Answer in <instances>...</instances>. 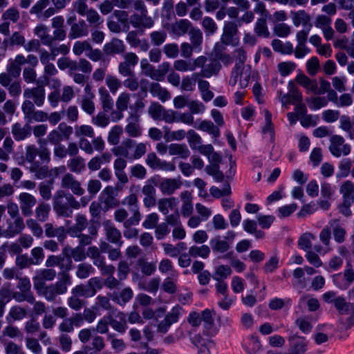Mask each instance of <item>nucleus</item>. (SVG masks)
Here are the masks:
<instances>
[{
	"mask_svg": "<svg viewBox=\"0 0 354 354\" xmlns=\"http://www.w3.org/2000/svg\"><path fill=\"white\" fill-rule=\"evenodd\" d=\"M308 101L311 102V104L309 105V107L313 110L319 109L326 106L328 104V100L324 97H314L308 100Z\"/></svg>",
	"mask_w": 354,
	"mask_h": 354,
	"instance_id": "nucleus-60",
	"label": "nucleus"
},
{
	"mask_svg": "<svg viewBox=\"0 0 354 354\" xmlns=\"http://www.w3.org/2000/svg\"><path fill=\"white\" fill-rule=\"evenodd\" d=\"M26 315V311L23 308L15 306H12L6 317L8 323H11L12 320H20L23 319Z\"/></svg>",
	"mask_w": 354,
	"mask_h": 354,
	"instance_id": "nucleus-35",
	"label": "nucleus"
},
{
	"mask_svg": "<svg viewBox=\"0 0 354 354\" xmlns=\"http://www.w3.org/2000/svg\"><path fill=\"white\" fill-rule=\"evenodd\" d=\"M170 232L167 223H162L156 227L155 236L158 240L162 239Z\"/></svg>",
	"mask_w": 354,
	"mask_h": 354,
	"instance_id": "nucleus-63",
	"label": "nucleus"
},
{
	"mask_svg": "<svg viewBox=\"0 0 354 354\" xmlns=\"http://www.w3.org/2000/svg\"><path fill=\"white\" fill-rule=\"evenodd\" d=\"M297 209L296 203H292L288 205L281 207L278 209V216L279 218H286L289 216Z\"/></svg>",
	"mask_w": 354,
	"mask_h": 354,
	"instance_id": "nucleus-56",
	"label": "nucleus"
},
{
	"mask_svg": "<svg viewBox=\"0 0 354 354\" xmlns=\"http://www.w3.org/2000/svg\"><path fill=\"white\" fill-rule=\"evenodd\" d=\"M163 52L169 58H176L179 53L178 46L176 44H167L164 46Z\"/></svg>",
	"mask_w": 354,
	"mask_h": 354,
	"instance_id": "nucleus-58",
	"label": "nucleus"
},
{
	"mask_svg": "<svg viewBox=\"0 0 354 354\" xmlns=\"http://www.w3.org/2000/svg\"><path fill=\"white\" fill-rule=\"evenodd\" d=\"M118 317L120 321L116 320L113 318L111 315H109V325L116 331L124 333L126 331L127 328V323L125 320V315L122 313H119Z\"/></svg>",
	"mask_w": 354,
	"mask_h": 354,
	"instance_id": "nucleus-17",
	"label": "nucleus"
},
{
	"mask_svg": "<svg viewBox=\"0 0 354 354\" xmlns=\"http://www.w3.org/2000/svg\"><path fill=\"white\" fill-rule=\"evenodd\" d=\"M274 32L278 37H286L290 33V27L284 23L278 24L275 25Z\"/></svg>",
	"mask_w": 354,
	"mask_h": 354,
	"instance_id": "nucleus-61",
	"label": "nucleus"
},
{
	"mask_svg": "<svg viewBox=\"0 0 354 354\" xmlns=\"http://www.w3.org/2000/svg\"><path fill=\"white\" fill-rule=\"evenodd\" d=\"M334 306L340 314L346 315L351 312L352 303L347 302L343 297H338L334 300Z\"/></svg>",
	"mask_w": 354,
	"mask_h": 354,
	"instance_id": "nucleus-33",
	"label": "nucleus"
},
{
	"mask_svg": "<svg viewBox=\"0 0 354 354\" xmlns=\"http://www.w3.org/2000/svg\"><path fill=\"white\" fill-rule=\"evenodd\" d=\"M210 194L216 198H219L223 196H229L232 194L231 187L228 182H226L222 189H220L217 187L212 186L209 189Z\"/></svg>",
	"mask_w": 354,
	"mask_h": 354,
	"instance_id": "nucleus-41",
	"label": "nucleus"
},
{
	"mask_svg": "<svg viewBox=\"0 0 354 354\" xmlns=\"http://www.w3.org/2000/svg\"><path fill=\"white\" fill-rule=\"evenodd\" d=\"M150 38L152 44L158 46L165 42L167 38V33L164 30L153 31L150 34Z\"/></svg>",
	"mask_w": 354,
	"mask_h": 354,
	"instance_id": "nucleus-53",
	"label": "nucleus"
},
{
	"mask_svg": "<svg viewBox=\"0 0 354 354\" xmlns=\"http://www.w3.org/2000/svg\"><path fill=\"white\" fill-rule=\"evenodd\" d=\"M103 51L106 55L122 54L125 51V46L122 40L113 38L104 46Z\"/></svg>",
	"mask_w": 354,
	"mask_h": 354,
	"instance_id": "nucleus-7",
	"label": "nucleus"
},
{
	"mask_svg": "<svg viewBox=\"0 0 354 354\" xmlns=\"http://www.w3.org/2000/svg\"><path fill=\"white\" fill-rule=\"evenodd\" d=\"M210 253V248L206 245L201 246L193 245L189 249V254L194 258L200 257L207 259Z\"/></svg>",
	"mask_w": 354,
	"mask_h": 354,
	"instance_id": "nucleus-31",
	"label": "nucleus"
},
{
	"mask_svg": "<svg viewBox=\"0 0 354 354\" xmlns=\"http://www.w3.org/2000/svg\"><path fill=\"white\" fill-rule=\"evenodd\" d=\"M60 279L55 284H51L57 295H62L67 292V286L71 285V278L68 272H59Z\"/></svg>",
	"mask_w": 354,
	"mask_h": 354,
	"instance_id": "nucleus-13",
	"label": "nucleus"
},
{
	"mask_svg": "<svg viewBox=\"0 0 354 354\" xmlns=\"http://www.w3.org/2000/svg\"><path fill=\"white\" fill-rule=\"evenodd\" d=\"M122 127L120 126H115L109 132L108 141L112 145H117L119 142L120 135L122 133Z\"/></svg>",
	"mask_w": 354,
	"mask_h": 354,
	"instance_id": "nucleus-62",
	"label": "nucleus"
},
{
	"mask_svg": "<svg viewBox=\"0 0 354 354\" xmlns=\"http://www.w3.org/2000/svg\"><path fill=\"white\" fill-rule=\"evenodd\" d=\"M88 33V26L84 20L78 23L72 24L71 31L68 34V38L73 39L75 38L86 36Z\"/></svg>",
	"mask_w": 354,
	"mask_h": 354,
	"instance_id": "nucleus-12",
	"label": "nucleus"
},
{
	"mask_svg": "<svg viewBox=\"0 0 354 354\" xmlns=\"http://www.w3.org/2000/svg\"><path fill=\"white\" fill-rule=\"evenodd\" d=\"M24 96L26 98L34 99V103L40 106L44 104L45 100V91L44 86H39L33 88H27L24 91Z\"/></svg>",
	"mask_w": 354,
	"mask_h": 354,
	"instance_id": "nucleus-8",
	"label": "nucleus"
},
{
	"mask_svg": "<svg viewBox=\"0 0 354 354\" xmlns=\"http://www.w3.org/2000/svg\"><path fill=\"white\" fill-rule=\"evenodd\" d=\"M215 314L214 310H210L208 308L204 310L201 313V321H203V326L205 329L209 330L213 326L214 322L212 314Z\"/></svg>",
	"mask_w": 354,
	"mask_h": 354,
	"instance_id": "nucleus-50",
	"label": "nucleus"
},
{
	"mask_svg": "<svg viewBox=\"0 0 354 354\" xmlns=\"http://www.w3.org/2000/svg\"><path fill=\"white\" fill-rule=\"evenodd\" d=\"M168 149L171 156L177 155L184 159L190 155V151L185 144L172 143L168 147Z\"/></svg>",
	"mask_w": 354,
	"mask_h": 354,
	"instance_id": "nucleus-18",
	"label": "nucleus"
},
{
	"mask_svg": "<svg viewBox=\"0 0 354 354\" xmlns=\"http://www.w3.org/2000/svg\"><path fill=\"white\" fill-rule=\"evenodd\" d=\"M194 127L196 128V126H194ZM197 129L212 135L215 140L220 136L219 129L210 120L202 121Z\"/></svg>",
	"mask_w": 354,
	"mask_h": 354,
	"instance_id": "nucleus-27",
	"label": "nucleus"
},
{
	"mask_svg": "<svg viewBox=\"0 0 354 354\" xmlns=\"http://www.w3.org/2000/svg\"><path fill=\"white\" fill-rule=\"evenodd\" d=\"M31 132L32 128L28 123L21 127V124L17 122L12 127V133L17 141L25 140L31 136Z\"/></svg>",
	"mask_w": 354,
	"mask_h": 354,
	"instance_id": "nucleus-9",
	"label": "nucleus"
},
{
	"mask_svg": "<svg viewBox=\"0 0 354 354\" xmlns=\"http://www.w3.org/2000/svg\"><path fill=\"white\" fill-rule=\"evenodd\" d=\"M343 201L354 202V183L351 180L345 181L340 187Z\"/></svg>",
	"mask_w": 354,
	"mask_h": 354,
	"instance_id": "nucleus-19",
	"label": "nucleus"
},
{
	"mask_svg": "<svg viewBox=\"0 0 354 354\" xmlns=\"http://www.w3.org/2000/svg\"><path fill=\"white\" fill-rule=\"evenodd\" d=\"M192 27L191 22L187 19H180L172 26V32L178 35H184Z\"/></svg>",
	"mask_w": 354,
	"mask_h": 354,
	"instance_id": "nucleus-28",
	"label": "nucleus"
},
{
	"mask_svg": "<svg viewBox=\"0 0 354 354\" xmlns=\"http://www.w3.org/2000/svg\"><path fill=\"white\" fill-rule=\"evenodd\" d=\"M180 187L176 179L166 178L161 181L159 188L163 194L171 195Z\"/></svg>",
	"mask_w": 354,
	"mask_h": 354,
	"instance_id": "nucleus-23",
	"label": "nucleus"
},
{
	"mask_svg": "<svg viewBox=\"0 0 354 354\" xmlns=\"http://www.w3.org/2000/svg\"><path fill=\"white\" fill-rule=\"evenodd\" d=\"M133 296V292L130 288H124L120 292H113L111 295V299L120 305H124L129 301Z\"/></svg>",
	"mask_w": 354,
	"mask_h": 354,
	"instance_id": "nucleus-14",
	"label": "nucleus"
},
{
	"mask_svg": "<svg viewBox=\"0 0 354 354\" xmlns=\"http://www.w3.org/2000/svg\"><path fill=\"white\" fill-rule=\"evenodd\" d=\"M105 230L107 239L118 246H121L122 241H121V233L112 225L105 224Z\"/></svg>",
	"mask_w": 354,
	"mask_h": 354,
	"instance_id": "nucleus-20",
	"label": "nucleus"
},
{
	"mask_svg": "<svg viewBox=\"0 0 354 354\" xmlns=\"http://www.w3.org/2000/svg\"><path fill=\"white\" fill-rule=\"evenodd\" d=\"M53 209L55 213L62 217H71L73 209H78L80 203L69 192L64 190L57 191L53 198Z\"/></svg>",
	"mask_w": 354,
	"mask_h": 354,
	"instance_id": "nucleus-1",
	"label": "nucleus"
},
{
	"mask_svg": "<svg viewBox=\"0 0 354 354\" xmlns=\"http://www.w3.org/2000/svg\"><path fill=\"white\" fill-rule=\"evenodd\" d=\"M149 91L153 96L158 97L162 102H165L171 97L169 92L162 88L158 83H151Z\"/></svg>",
	"mask_w": 354,
	"mask_h": 354,
	"instance_id": "nucleus-24",
	"label": "nucleus"
},
{
	"mask_svg": "<svg viewBox=\"0 0 354 354\" xmlns=\"http://www.w3.org/2000/svg\"><path fill=\"white\" fill-rule=\"evenodd\" d=\"M39 143L40 147L39 148L38 156L42 163L48 164L50 161V151L46 147V140H39Z\"/></svg>",
	"mask_w": 354,
	"mask_h": 354,
	"instance_id": "nucleus-37",
	"label": "nucleus"
},
{
	"mask_svg": "<svg viewBox=\"0 0 354 354\" xmlns=\"http://www.w3.org/2000/svg\"><path fill=\"white\" fill-rule=\"evenodd\" d=\"M75 224L68 229V233L71 236H77L80 234L88 225V221L83 214H78L75 218Z\"/></svg>",
	"mask_w": 354,
	"mask_h": 354,
	"instance_id": "nucleus-15",
	"label": "nucleus"
},
{
	"mask_svg": "<svg viewBox=\"0 0 354 354\" xmlns=\"http://www.w3.org/2000/svg\"><path fill=\"white\" fill-rule=\"evenodd\" d=\"M31 262L33 265H39L44 259V254L43 249L40 247H37L31 250Z\"/></svg>",
	"mask_w": 354,
	"mask_h": 354,
	"instance_id": "nucleus-55",
	"label": "nucleus"
},
{
	"mask_svg": "<svg viewBox=\"0 0 354 354\" xmlns=\"http://www.w3.org/2000/svg\"><path fill=\"white\" fill-rule=\"evenodd\" d=\"M129 23L134 28H150L153 25V21L151 17H148L147 15H143L140 13L133 14L131 16Z\"/></svg>",
	"mask_w": 354,
	"mask_h": 354,
	"instance_id": "nucleus-11",
	"label": "nucleus"
},
{
	"mask_svg": "<svg viewBox=\"0 0 354 354\" xmlns=\"http://www.w3.org/2000/svg\"><path fill=\"white\" fill-rule=\"evenodd\" d=\"M178 201L176 198H161L158 201V209L163 214L167 215L169 210L168 208L171 209H174L178 205Z\"/></svg>",
	"mask_w": 354,
	"mask_h": 354,
	"instance_id": "nucleus-29",
	"label": "nucleus"
},
{
	"mask_svg": "<svg viewBox=\"0 0 354 354\" xmlns=\"http://www.w3.org/2000/svg\"><path fill=\"white\" fill-rule=\"evenodd\" d=\"M209 244L212 251L215 253H224L230 249V243L225 240H221L220 236L212 238Z\"/></svg>",
	"mask_w": 354,
	"mask_h": 354,
	"instance_id": "nucleus-16",
	"label": "nucleus"
},
{
	"mask_svg": "<svg viewBox=\"0 0 354 354\" xmlns=\"http://www.w3.org/2000/svg\"><path fill=\"white\" fill-rule=\"evenodd\" d=\"M293 24L295 26H299L301 24L306 26L310 21V16L305 10H299L298 12H291Z\"/></svg>",
	"mask_w": 354,
	"mask_h": 354,
	"instance_id": "nucleus-34",
	"label": "nucleus"
},
{
	"mask_svg": "<svg viewBox=\"0 0 354 354\" xmlns=\"http://www.w3.org/2000/svg\"><path fill=\"white\" fill-rule=\"evenodd\" d=\"M277 67L281 75L286 77L295 69L296 64L292 62H280Z\"/></svg>",
	"mask_w": 354,
	"mask_h": 354,
	"instance_id": "nucleus-51",
	"label": "nucleus"
},
{
	"mask_svg": "<svg viewBox=\"0 0 354 354\" xmlns=\"http://www.w3.org/2000/svg\"><path fill=\"white\" fill-rule=\"evenodd\" d=\"M333 227V234L334 239L336 242L341 243L344 241L346 230L337 224V221H335L331 225Z\"/></svg>",
	"mask_w": 354,
	"mask_h": 354,
	"instance_id": "nucleus-49",
	"label": "nucleus"
},
{
	"mask_svg": "<svg viewBox=\"0 0 354 354\" xmlns=\"http://www.w3.org/2000/svg\"><path fill=\"white\" fill-rule=\"evenodd\" d=\"M71 292L78 297H91L94 296V290L90 288L88 283L76 286L72 289Z\"/></svg>",
	"mask_w": 354,
	"mask_h": 354,
	"instance_id": "nucleus-32",
	"label": "nucleus"
},
{
	"mask_svg": "<svg viewBox=\"0 0 354 354\" xmlns=\"http://www.w3.org/2000/svg\"><path fill=\"white\" fill-rule=\"evenodd\" d=\"M221 68V64L215 59L206 65L201 71V77L209 78L213 75H217Z\"/></svg>",
	"mask_w": 354,
	"mask_h": 354,
	"instance_id": "nucleus-21",
	"label": "nucleus"
},
{
	"mask_svg": "<svg viewBox=\"0 0 354 354\" xmlns=\"http://www.w3.org/2000/svg\"><path fill=\"white\" fill-rule=\"evenodd\" d=\"M237 32V27L234 23L227 22L223 28V34L222 35V41L225 45H228L232 41V38Z\"/></svg>",
	"mask_w": 354,
	"mask_h": 354,
	"instance_id": "nucleus-26",
	"label": "nucleus"
},
{
	"mask_svg": "<svg viewBox=\"0 0 354 354\" xmlns=\"http://www.w3.org/2000/svg\"><path fill=\"white\" fill-rule=\"evenodd\" d=\"M20 207L24 216H30L32 213V207L36 204V198L28 193H21L19 196Z\"/></svg>",
	"mask_w": 354,
	"mask_h": 354,
	"instance_id": "nucleus-6",
	"label": "nucleus"
},
{
	"mask_svg": "<svg viewBox=\"0 0 354 354\" xmlns=\"http://www.w3.org/2000/svg\"><path fill=\"white\" fill-rule=\"evenodd\" d=\"M50 210V207L48 204L41 202L38 207L36 208V216L41 221H45L48 217Z\"/></svg>",
	"mask_w": 354,
	"mask_h": 354,
	"instance_id": "nucleus-46",
	"label": "nucleus"
},
{
	"mask_svg": "<svg viewBox=\"0 0 354 354\" xmlns=\"http://www.w3.org/2000/svg\"><path fill=\"white\" fill-rule=\"evenodd\" d=\"M187 140L189 146L192 149H198V147L202 145V139L201 136L192 129L189 130L187 132Z\"/></svg>",
	"mask_w": 354,
	"mask_h": 354,
	"instance_id": "nucleus-47",
	"label": "nucleus"
},
{
	"mask_svg": "<svg viewBox=\"0 0 354 354\" xmlns=\"http://www.w3.org/2000/svg\"><path fill=\"white\" fill-rule=\"evenodd\" d=\"M351 166H352V162L350 159H348V158L343 159L339 165V171L337 173L336 177L337 178H344V177H346L347 176H348L350 171H351Z\"/></svg>",
	"mask_w": 354,
	"mask_h": 354,
	"instance_id": "nucleus-45",
	"label": "nucleus"
},
{
	"mask_svg": "<svg viewBox=\"0 0 354 354\" xmlns=\"http://www.w3.org/2000/svg\"><path fill=\"white\" fill-rule=\"evenodd\" d=\"M12 298L17 302L26 301L31 304H34L35 301L32 292H26L22 291L14 292H12Z\"/></svg>",
	"mask_w": 354,
	"mask_h": 354,
	"instance_id": "nucleus-48",
	"label": "nucleus"
},
{
	"mask_svg": "<svg viewBox=\"0 0 354 354\" xmlns=\"http://www.w3.org/2000/svg\"><path fill=\"white\" fill-rule=\"evenodd\" d=\"M295 81L301 86L315 93L317 90V81L311 80L304 74H299L295 78Z\"/></svg>",
	"mask_w": 354,
	"mask_h": 354,
	"instance_id": "nucleus-25",
	"label": "nucleus"
},
{
	"mask_svg": "<svg viewBox=\"0 0 354 354\" xmlns=\"http://www.w3.org/2000/svg\"><path fill=\"white\" fill-rule=\"evenodd\" d=\"M232 272L231 268L229 266L221 265L216 268V272L212 275V277L216 281H223L226 279Z\"/></svg>",
	"mask_w": 354,
	"mask_h": 354,
	"instance_id": "nucleus-39",
	"label": "nucleus"
},
{
	"mask_svg": "<svg viewBox=\"0 0 354 354\" xmlns=\"http://www.w3.org/2000/svg\"><path fill=\"white\" fill-rule=\"evenodd\" d=\"M308 73L310 75H315L319 68V62L317 57H312L306 63Z\"/></svg>",
	"mask_w": 354,
	"mask_h": 354,
	"instance_id": "nucleus-64",
	"label": "nucleus"
},
{
	"mask_svg": "<svg viewBox=\"0 0 354 354\" xmlns=\"http://www.w3.org/2000/svg\"><path fill=\"white\" fill-rule=\"evenodd\" d=\"M68 167L73 172L80 173L85 169L84 160L80 156H76L68 161Z\"/></svg>",
	"mask_w": 354,
	"mask_h": 354,
	"instance_id": "nucleus-36",
	"label": "nucleus"
},
{
	"mask_svg": "<svg viewBox=\"0 0 354 354\" xmlns=\"http://www.w3.org/2000/svg\"><path fill=\"white\" fill-rule=\"evenodd\" d=\"M254 32L259 37L265 38L269 37L270 32L267 27L266 19L260 18L257 19L254 27Z\"/></svg>",
	"mask_w": 354,
	"mask_h": 354,
	"instance_id": "nucleus-38",
	"label": "nucleus"
},
{
	"mask_svg": "<svg viewBox=\"0 0 354 354\" xmlns=\"http://www.w3.org/2000/svg\"><path fill=\"white\" fill-rule=\"evenodd\" d=\"M142 192L145 195L143 199L144 205L146 207H151L156 205V190L155 187L151 184H146L142 189Z\"/></svg>",
	"mask_w": 354,
	"mask_h": 354,
	"instance_id": "nucleus-10",
	"label": "nucleus"
},
{
	"mask_svg": "<svg viewBox=\"0 0 354 354\" xmlns=\"http://www.w3.org/2000/svg\"><path fill=\"white\" fill-rule=\"evenodd\" d=\"M104 192L109 194V196L104 201L106 209L117 207L118 205L117 199L111 195V194L113 192V188L111 187H106Z\"/></svg>",
	"mask_w": 354,
	"mask_h": 354,
	"instance_id": "nucleus-57",
	"label": "nucleus"
},
{
	"mask_svg": "<svg viewBox=\"0 0 354 354\" xmlns=\"http://www.w3.org/2000/svg\"><path fill=\"white\" fill-rule=\"evenodd\" d=\"M30 171L35 173L37 178L43 179L48 175V167L47 165L41 166L40 162H34V165H31Z\"/></svg>",
	"mask_w": 354,
	"mask_h": 354,
	"instance_id": "nucleus-44",
	"label": "nucleus"
},
{
	"mask_svg": "<svg viewBox=\"0 0 354 354\" xmlns=\"http://www.w3.org/2000/svg\"><path fill=\"white\" fill-rule=\"evenodd\" d=\"M76 275L80 279H86L90 274L94 272V268L91 264L82 263L77 266Z\"/></svg>",
	"mask_w": 354,
	"mask_h": 354,
	"instance_id": "nucleus-43",
	"label": "nucleus"
},
{
	"mask_svg": "<svg viewBox=\"0 0 354 354\" xmlns=\"http://www.w3.org/2000/svg\"><path fill=\"white\" fill-rule=\"evenodd\" d=\"M170 68V64L169 62H165L162 63L158 66V68H155L154 73H153L152 80L156 81H162L164 80L165 75L168 73Z\"/></svg>",
	"mask_w": 354,
	"mask_h": 354,
	"instance_id": "nucleus-40",
	"label": "nucleus"
},
{
	"mask_svg": "<svg viewBox=\"0 0 354 354\" xmlns=\"http://www.w3.org/2000/svg\"><path fill=\"white\" fill-rule=\"evenodd\" d=\"M165 108L158 102H152L149 107V114L155 120L162 118Z\"/></svg>",
	"mask_w": 354,
	"mask_h": 354,
	"instance_id": "nucleus-42",
	"label": "nucleus"
},
{
	"mask_svg": "<svg viewBox=\"0 0 354 354\" xmlns=\"http://www.w3.org/2000/svg\"><path fill=\"white\" fill-rule=\"evenodd\" d=\"M106 84L110 89V91L113 93H115L122 85L119 79L111 75H107L106 78Z\"/></svg>",
	"mask_w": 354,
	"mask_h": 354,
	"instance_id": "nucleus-59",
	"label": "nucleus"
},
{
	"mask_svg": "<svg viewBox=\"0 0 354 354\" xmlns=\"http://www.w3.org/2000/svg\"><path fill=\"white\" fill-rule=\"evenodd\" d=\"M289 349L295 354H304L307 350L308 342L303 337L297 335H291L288 338Z\"/></svg>",
	"mask_w": 354,
	"mask_h": 354,
	"instance_id": "nucleus-5",
	"label": "nucleus"
},
{
	"mask_svg": "<svg viewBox=\"0 0 354 354\" xmlns=\"http://www.w3.org/2000/svg\"><path fill=\"white\" fill-rule=\"evenodd\" d=\"M92 346H86L88 354H99L105 347L104 338L99 335H95L92 339Z\"/></svg>",
	"mask_w": 354,
	"mask_h": 354,
	"instance_id": "nucleus-30",
	"label": "nucleus"
},
{
	"mask_svg": "<svg viewBox=\"0 0 354 354\" xmlns=\"http://www.w3.org/2000/svg\"><path fill=\"white\" fill-rule=\"evenodd\" d=\"M189 35L190 36V40L193 44V46L197 47L202 44L203 35L200 29L191 28L189 31Z\"/></svg>",
	"mask_w": 354,
	"mask_h": 354,
	"instance_id": "nucleus-52",
	"label": "nucleus"
},
{
	"mask_svg": "<svg viewBox=\"0 0 354 354\" xmlns=\"http://www.w3.org/2000/svg\"><path fill=\"white\" fill-rule=\"evenodd\" d=\"M62 187L63 188L71 189L72 192L77 196H82L85 192L81 187L80 183L75 180L71 174L68 173L63 176Z\"/></svg>",
	"mask_w": 354,
	"mask_h": 354,
	"instance_id": "nucleus-4",
	"label": "nucleus"
},
{
	"mask_svg": "<svg viewBox=\"0 0 354 354\" xmlns=\"http://www.w3.org/2000/svg\"><path fill=\"white\" fill-rule=\"evenodd\" d=\"M100 100L102 103V109L104 112H109L113 107V100L108 91L101 87L99 88Z\"/></svg>",
	"mask_w": 354,
	"mask_h": 354,
	"instance_id": "nucleus-22",
	"label": "nucleus"
},
{
	"mask_svg": "<svg viewBox=\"0 0 354 354\" xmlns=\"http://www.w3.org/2000/svg\"><path fill=\"white\" fill-rule=\"evenodd\" d=\"M138 57L134 53L124 55V62L118 65V72L122 76H134L133 68L138 63Z\"/></svg>",
	"mask_w": 354,
	"mask_h": 354,
	"instance_id": "nucleus-2",
	"label": "nucleus"
},
{
	"mask_svg": "<svg viewBox=\"0 0 354 354\" xmlns=\"http://www.w3.org/2000/svg\"><path fill=\"white\" fill-rule=\"evenodd\" d=\"M288 93L283 94L281 97L283 104L300 103L302 101V94L292 80L288 84Z\"/></svg>",
	"mask_w": 354,
	"mask_h": 354,
	"instance_id": "nucleus-3",
	"label": "nucleus"
},
{
	"mask_svg": "<svg viewBox=\"0 0 354 354\" xmlns=\"http://www.w3.org/2000/svg\"><path fill=\"white\" fill-rule=\"evenodd\" d=\"M39 149L35 145H31L26 147L25 158L26 161L34 165V162H37L35 160L36 156L38 155Z\"/></svg>",
	"mask_w": 354,
	"mask_h": 354,
	"instance_id": "nucleus-54",
	"label": "nucleus"
}]
</instances>
